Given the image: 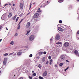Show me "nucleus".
Listing matches in <instances>:
<instances>
[{
	"label": "nucleus",
	"mask_w": 79,
	"mask_h": 79,
	"mask_svg": "<svg viewBox=\"0 0 79 79\" xmlns=\"http://www.w3.org/2000/svg\"><path fill=\"white\" fill-rule=\"evenodd\" d=\"M51 40H52V39H51Z\"/></svg>",
	"instance_id": "0e129e2a"
},
{
	"label": "nucleus",
	"mask_w": 79,
	"mask_h": 79,
	"mask_svg": "<svg viewBox=\"0 0 79 79\" xmlns=\"http://www.w3.org/2000/svg\"><path fill=\"white\" fill-rule=\"evenodd\" d=\"M77 34H79V31L77 32Z\"/></svg>",
	"instance_id": "c03bdc74"
},
{
	"label": "nucleus",
	"mask_w": 79,
	"mask_h": 79,
	"mask_svg": "<svg viewBox=\"0 0 79 79\" xmlns=\"http://www.w3.org/2000/svg\"><path fill=\"white\" fill-rule=\"evenodd\" d=\"M7 59L6 58H5L4 60V61L3 62V64L4 65H6V62L7 61Z\"/></svg>",
	"instance_id": "7ed1b4c3"
},
{
	"label": "nucleus",
	"mask_w": 79,
	"mask_h": 79,
	"mask_svg": "<svg viewBox=\"0 0 79 79\" xmlns=\"http://www.w3.org/2000/svg\"><path fill=\"white\" fill-rule=\"evenodd\" d=\"M33 76H36V73H34Z\"/></svg>",
	"instance_id": "e433bc0d"
},
{
	"label": "nucleus",
	"mask_w": 79,
	"mask_h": 79,
	"mask_svg": "<svg viewBox=\"0 0 79 79\" xmlns=\"http://www.w3.org/2000/svg\"><path fill=\"white\" fill-rule=\"evenodd\" d=\"M42 61H43V62H44V61H45V57H43L42 58Z\"/></svg>",
	"instance_id": "2eb2a0df"
},
{
	"label": "nucleus",
	"mask_w": 79,
	"mask_h": 79,
	"mask_svg": "<svg viewBox=\"0 0 79 79\" xmlns=\"http://www.w3.org/2000/svg\"><path fill=\"white\" fill-rule=\"evenodd\" d=\"M35 22H37V19H35Z\"/></svg>",
	"instance_id": "37998d69"
},
{
	"label": "nucleus",
	"mask_w": 79,
	"mask_h": 79,
	"mask_svg": "<svg viewBox=\"0 0 79 79\" xmlns=\"http://www.w3.org/2000/svg\"><path fill=\"white\" fill-rule=\"evenodd\" d=\"M66 62H68V63H69V61H68V60H66Z\"/></svg>",
	"instance_id": "09e8293b"
},
{
	"label": "nucleus",
	"mask_w": 79,
	"mask_h": 79,
	"mask_svg": "<svg viewBox=\"0 0 79 79\" xmlns=\"http://www.w3.org/2000/svg\"><path fill=\"white\" fill-rule=\"evenodd\" d=\"M64 56H61V60H64Z\"/></svg>",
	"instance_id": "6ab92c4d"
},
{
	"label": "nucleus",
	"mask_w": 79,
	"mask_h": 79,
	"mask_svg": "<svg viewBox=\"0 0 79 79\" xmlns=\"http://www.w3.org/2000/svg\"><path fill=\"white\" fill-rule=\"evenodd\" d=\"M53 61V60L52 59H51L50 60V63L49 64L51 65H52V62Z\"/></svg>",
	"instance_id": "dca6fc26"
},
{
	"label": "nucleus",
	"mask_w": 79,
	"mask_h": 79,
	"mask_svg": "<svg viewBox=\"0 0 79 79\" xmlns=\"http://www.w3.org/2000/svg\"><path fill=\"white\" fill-rule=\"evenodd\" d=\"M30 22H28L26 26V27H27V28H29V26H30Z\"/></svg>",
	"instance_id": "0eeeda50"
},
{
	"label": "nucleus",
	"mask_w": 79,
	"mask_h": 79,
	"mask_svg": "<svg viewBox=\"0 0 79 79\" xmlns=\"http://www.w3.org/2000/svg\"><path fill=\"white\" fill-rule=\"evenodd\" d=\"M21 54H22V52H18L17 53V55L19 56H20V55H21Z\"/></svg>",
	"instance_id": "ddd939ff"
},
{
	"label": "nucleus",
	"mask_w": 79,
	"mask_h": 79,
	"mask_svg": "<svg viewBox=\"0 0 79 79\" xmlns=\"http://www.w3.org/2000/svg\"><path fill=\"white\" fill-rule=\"evenodd\" d=\"M38 67L40 68V69H41V68H42V65L40 64H39L38 65Z\"/></svg>",
	"instance_id": "f3484780"
},
{
	"label": "nucleus",
	"mask_w": 79,
	"mask_h": 79,
	"mask_svg": "<svg viewBox=\"0 0 79 79\" xmlns=\"http://www.w3.org/2000/svg\"><path fill=\"white\" fill-rule=\"evenodd\" d=\"M59 23H62V22L61 20H59Z\"/></svg>",
	"instance_id": "2f4dec72"
},
{
	"label": "nucleus",
	"mask_w": 79,
	"mask_h": 79,
	"mask_svg": "<svg viewBox=\"0 0 79 79\" xmlns=\"http://www.w3.org/2000/svg\"><path fill=\"white\" fill-rule=\"evenodd\" d=\"M6 5H8L7 4H5L4 6H6Z\"/></svg>",
	"instance_id": "49530a36"
},
{
	"label": "nucleus",
	"mask_w": 79,
	"mask_h": 79,
	"mask_svg": "<svg viewBox=\"0 0 79 79\" xmlns=\"http://www.w3.org/2000/svg\"><path fill=\"white\" fill-rule=\"evenodd\" d=\"M48 61H47L46 63V64H48Z\"/></svg>",
	"instance_id": "79ce46f5"
},
{
	"label": "nucleus",
	"mask_w": 79,
	"mask_h": 79,
	"mask_svg": "<svg viewBox=\"0 0 79 79\" xmlns=\"http://www.w3.org/2000/svg\"><path fill=\"white\" fill-rule=\"evenodd\" d=\"M57 44H61V42H59L56 44V45H57Z\"/></svg>",
	"instance_id": "5701e85b"
},
{
	"label": "nucleus",
	"mask_w": 79,
	"mask_h": 79,
	"mask_svg": "<svg viewBox=\"0 0 79 79\" xmlns=\"http://www.w3.org/2000/svg\"><path fill=\"white\" fill-rule=\"evenodd\" d=\"M77 2H79V0H77Z\"/></svg>",
	"instance_id": "5fc2aeb1"
},
{
	"label": "nucleus",
	"mask_w": 79,
	"mask_h": 79,
	"mask_svg": "<svg viewBox=\"0 0 79 79\" xmlns=\"http://www.w3.org/2000/svg\"><path fill=\"white\" fill-rule=\"evenodd\" d=\"M69 45V44L68 42H66L64 44V47H68Z\"/></svg>",
	"instance_id": "6e6552de"
},
{
	"label": "nucleus",
	"mask_w": 79,
	"mask_h": 79,
	"mask_svg": "<svg viewBox=\"0 0 79 79\" xmlns=\"http://www.w3.org/2000/svg\"><path fill=\"white\" fill-rule=\"evenodd\" d=\"M37 13H41L42 12V10H40V8H39L37 11Z\"/></svg>",
	"instance_id": "f8f14e48"
},
{
	"label": "nucleus",
	"mask_w": 79,
	"mask_h": 79,
	"mask_svg": "<svg viewBox=\"0 0 79 79\" xmlns=\"http://www.w3.org/2000/svg\"><path fill=\"white\" fill-rule=\"evenodd\" d=\"M39 16V14L38 13H35L33 16V18L37 19Z\"/></svg>",
	"instance_id": "f03ea898"
},
{
	"label": "nucleus",
	"mask_w": 79,
	"mask_h": 79,
	"mask_svg": "<svg viewBox=\"0 0 79 79\" xmlns=\"http://www.w3.org/2000/svg\"><path fill=\"white\" fill-rule=\"evenodd\" d=\"M23 19H22L21 20V21H20V22H19V24L18 25H19V24H20V23H21L23 22Z\"/></svg>",
	"instance_id": "aec40b11"
},
{
	"label": "nucleus",
	"mask_w": 79,
	"mask_h": 79,
	"mask_svg": "<svg viewBox=\"0 0 79 79\" xmlns=\"http://www.w3.org/2000/svg\"><path fill=\"white\" fill-rule=\"evenodd\" d=\"M10 44H12V45H13V44H14V42H13V41H12L10 43Z\"/></svg>",
	"instance_id": "cd10ccee"
},
{
	"label": "nucleus",
	"mask_w": 79,
	"mask_h": 79,
	"mask_svg": "<svg viewBox=\"0 0 79 79\" xmlns=\"http://www.w3.org/2000/svg\"><path fill=\"white\" fill-rule=\"evenodd\" d=\"M63 64H64L63 63H60L59 64V66H62V65H63Z\"/></svg>",
	"instance_id": "4be33fe9"
},
{
	"label": "nucleus",
	"mask_w": 79,
	"mask_h": 79,
	"mask_svg": "<svg viewBox=\"0 0 79 79\" xmlns=\"http://www.w3.org/2000/svg\"><path fill=\"white\" fill-rule=\"evenodd\" d=\"M47 75V72L45 71L43 73V76L45 77V76H46Z\"/></svg>",
	"instance_id": "9b49d317"
},
{
	"label": "nucleus",
	"mask_w": 79,
	"mask_h": 79,
	"mask_svg": "<svg viewBox=\"0 0 79 79\" xmlns=\"http://www.w3.org/2000/svg\"><path fill=\"white\" fill-rule=\"evenodd\" d=\"M58 29L59 30V31H61L62 32H63V31H64V30L63 29L60 27H58Z\"/></svg>",
	"instance_id": "9d476101"
},
{
	"label": "nucleus",
	"mask_w": 79,
	"mask_h": 79,
	"mask_svg": "<svg viewBox=\"0 0 79 79\" xmlns=\"http://www.w3.org/2000/svg\"><path fill=\"white\" fill-rule=\"evenodd\" d=\"M1 4V2H0V5Z\"/></svg>",
	"instance_id": "680f3d73"
},
{
	"label": "nucleus",
	"mask_w": 79,
	"mask_h": 79,
	"mask_svg": "<svg viewBox=\"0 0 79 79\" xmlns=\"http://www.w3.org/2000/svg\"><path fill=\"white\" fill-rule=\"evenodd\" d=\"M2 25L0 26V30H1V29H2Z\"/></svg>",
	"instance_id": "c9c22d12"
},
{
	"label": "nucleus",
	"mask_w": 79,
	"mask_h": 79,
	"mask_svg": "<svg viewBox=\"0 0 79 79\" xmlns=\"http://www.w3.org/2000/svg\"><path fill=\"white\" fill-rule=\"evenodd\" d=\"M8 55V53H6L4 55V56H7V55Z\"/></svg>",
	"instance_id": "72a5a7b5"
},
{
	"label": "nucleus",
	"mask_w": 79,
	"mask_h": 79,
	"mask_svg": "<svg viewBox=\"0 0 79 79\" xmlns=\"http://www.w3.org/2000/svg\"><path fill=\"white\" fill-rule=\"evenodd\" d=\"M17 35H18V33H16V34H15V36H17Z\"/></svg>",
	"instance_id": "58836bf2"
},
{
	"label": "nucleus",
	"mask_w": 79,
	"mask_h": 79,
	"mask_svg": "<svg viewBox=\"0 0 79 79\" xmlns=\"http://www.w3.org/2000/svg\"><path fill=\"white\" fill-rule=\"evenodd\" d=\"M19 79H23V77H20Z\"/></svg>",
	"instance_id": "a19ab883"
},
{
	"label": "nucleus",
	"mask_w": 79,
	"mask_h": 79,
	"mask_svg": "<svg viewBox=\"0 0 79 79\" xmlns=\"http://www.w3.org/2000/svg\"><path fill=\"white\" fill-rule=\"evenodd\" d=\"M39 78L40 79H44V78H43V77L40 76L39 77Z\"/></svg>",
	"instance_id": "bb28decb"
},
{
	"label": "nucleus",
	"mask_w": 79,
	"mask_h": 79,
	"mask_svg": "<svg viewBox=\"0 0 79 79\" xmlns=\"http://www.w3.org/2000/svg\"><path fill=\"white\" fill-rule=\"evenodd\" d=\"M47 53V52L44 51L43 52V54H44V55H45V54H46Z\"/></svg>",
	"instance_id": "473e14b6"
},
{
	"label": "nucleus",
	"mask_w": 79,
	"mask_h": 79,
	"mask_svg": "<svg viewBox=\"0 0 79 79\" xmlns=\"http://www.w3.org/2000/svg\"><path fill=\"white\" fill-rule=\"evenodd\" d=\"M48 59H50L51 58V56H49L48 57Z\"/></svg>",
	"instance_id": "f704fd0d"
},
{
	"label": "nucleus",
	"mask_w": 79,
	"mask_h": 79,
	"mask_svg": "<svg viewBox=\"0 0 79 79\" xmlns=\"http://www.w3.org/2000/svg\"><path fill=\"white\" fill-rule=\"evenodd\" d=\"M57 66H58V65H57V64H56L55 66V67L56 68Z\"/></svg>",
	"instance_id": "ea45409f"
},
{
	"label": "nucleus",
	"mask_w": 79,
	"mask_h": 79,
	"mask_svg": "<svg viewBox=\"0 0 79 79\" xmlns=\"http://www.w3.org/2000/svg\"><path fill=\"white\" fill-rule=\"evenodd\" d=\"M18 27L17 29H20V25H18Z\"/></svg>",
	"instance_id": "c756f323"
},
{
	"label": "nucleus",
	"mask_w": 79,
	"mask_h": 79,
	"mask_svg": "<svg viewBox=\"0 0 79 79\" xmlns=\"http://www.w3.org/2000/svg\"><path fill=\"white\" fill-rule=\"evenodd\" d=\"M28 78L30 79H32V77L29 76Z\"/></svg>",
	"instance_id": "c85d7f7f"
},
{
	"label": "nucleus",
	"mask_w": 79,
	"mask_h": 79,
	"mask_svg": "<svg viewBox=\"0 0 79 79\" xmlns=\"http://www.w3.org/2000/svg\"><path fill=\"white\" fill-rule=\"evenodd\" d=\"M34 35H31L29 37V40L30 41H32L34 39Z\"/></svg>",
	"instance_id": "f257e3e1"
},
{
	"label": "nucleus",
	"mask_w": 79,
	"mask_h": 79,
	"mask_svg": "<svg viewBox=\"0 0 79 79\" xmlns=\"http://www.w3.org/2000/svg\"><path fill=\"white\" fill-rule=\"evenodd\" d=\"M2 39H1L0 40V42H1V41H2Z\"/></svg>",
	"instance_id": "8fccbe9b"
},
{
	"label": "nucleus",
	"mask_w": 79,
	"mask_h": 79,
	"mask_svg": "<svg viewBox=\"0 0 79 79\" xmlns=\"http://www.w3.org/2000/svg\"><path fill=\"white\" fill-rule=\"evenodd\" d=\"M0 73H1V71H0Z\"/></svg>",
	"instance_id": "e2e57ef3"
},
{
	"label": "nucleus",
	"mask_w": 79,
	"mask_h": 79,
	"mask_svg": "<svg viewBox=\"0 0 79 79\" xmlns=\"http://www.w3.org/2000/svg\"><path fill=\"white\" fill-rule=\"evenodd\" d=\"M6 30H8V28H7V27H6Z\"/></svg>",
	"instance_id": "3c124183"
},
{
	"label": "nucleus",
	"mask_w": 79,
	"mask_h": 79,
	"mask_svg": "<svg viewBox=\"0 0 79 79\" xmlns=\"http://www.w3.org/2000/svg\"><path fill=\"white\" fill-rule=\"evenodd\" d=\"M31 5V3L30 4V8H31V5Z\"/></svg>",
	"instance_id": "a18cd8bd"
},
{
	"label": "nucleus",
	"mask_w": 79,
	"mask_h": 79,
	"mask_svg": "<svg viewBox=\"0 0 79 79\" xmlns=\"http://www.w3.org/2000/svg\"><path fill=\"white\" fill-rule=\"evenodd\" d=\"M13 53H14V52H13L12 53H11V54H12V55H13Z\"/></svg>",
	"instance_id": "4d7b16f0"
},
{
	"label": "nucleus",
	"mask_w": 79,
	"mask_h": 79,
	"mask_svg": "<svg viewBox=\"0 0 79 79\" xmlns=\"http://www.w3.org/2000/svg\"><path fill=\"white\" fill-rule=\"evenodd\" d=\"M9 5H11V3H9Z\"/></svg>",
	"instance_id": "13d9d810"
},
{
	"label": "nucleus",
	"mask_w": 79,
	"mask_h": 79,
	"mask_svg": "<svg viewBox=\"0 0 79 79\" xmlns=\"http://www.w3.org/2000/svg\"><path fill=\"white\" fill-rule=\"evenodd\" d=\"M64 0H58V1L59 3H62V2H63Z\"/></svg>",
	"instance_id": "4468645a"
},
{
	"label": "nucleus",
	"mask_w": 79,
	"mask_h": 79,
	"mask_svg": "<svg viewBox=\"0 0 79 79\" xmlns=\"http://www.w3.org/2000/svg\"><path fill=\"white\" fill-rule=\"evenodd\" d=\"M23 6H24V5L23 3H21L19 5V7L21 10H23Z\"/></svg>",
	"instance_id": "20e7f679"
},
{
	"label": "nucleus",
	"mask_w": 79,
	"mask_h": 79,
	"mask_svg": "<svg viewBox=\"0 0 79 79\" xmlns=\"http://www.w3.org/2000/svg\"><path fill=\"white\" fill-rule=\"evenodd\" d=\"M16 16H17V15H15L14 17L13 18V20H15V19H16Z\"/></svg>",
	"instance_id": "a211bd4d"
},
{
	"label": "nucleus",
	"mask_w": 79,
	"mask_h": 79,
	"mask_svg": "<svg viewBox=\"0 0 79 79\" xmlns=\"http://www.w3.org/2000/svg\"><path fill=\"white\" fill-rule=\"evenodd\" d=\"M13 6H15V4H13Z\"/></svg>",
	"instance_id": "de8ad7c7"
},
{
	"label": "nucleus",
	"mask_w": 79,
	"mask_h": 79,
	"mask_svg": "<svg viewBox=\"0 0 79 79\" xmlns=\"http://www.w3.org/2000/svg\"><path fill=\"white\" fill-rule=\"evenodd\" d=\"M74 53L76 54L77 55H78L79 56V52H78V51L77 50H75L74 51Z\"/></svg>",
	"instance_id": "1a4fd4ad"
},
{
	"label": "nucleus",
	"mask_w": 79,
	"mask_h": 79,
	"mask_svg": "<svg viewBox=\"0 0 79 79\" xmlns=\"http://www.w3.org/2000/svg\"><path fill=\"white\" fill-rule=\"evenodd\" d=\"M16 55V54L15 53L14 54V55Z\"/></svg>",
	"instance_id": "864d4df0"
},
{
	"label": "nucleus",
	"mask_w": 79,
	"mask_h": 79,
	"mask_svg": "<svg viewBox=\"0 0 79 79\" xmlns=\"http://www.w3.org/2000/svg\"><path fill=\"white\" fill-rule=\"evenodd\" d=\"M69 69V67H68L66 69H64L65 71H66Z\"/></svg>",
	"instance_id": "7c9ffc66"
},
{
	"label": "nucleus",
	"mask_w": 79,
	"mask_h": 79,
	"mask_svg": "<svg viewBox=\"0 0 79 79\" xmlns=\"http://www.w3.org/2000/svg\"><path fill=\"white\" fill-rule=\"evenodd\" d=\"M12 15H13V13H12V12H10L8 16V18H10L12 16Z\"/></svg>",
	"instance_id": "423d86ee"
},
{
	"label": "nucleus",
	"mask_w": 79,
	"mask_h": 79,
	"mask_svg": "<svg viewBox=\"0 0 79 79\" xmlns=\"http://www.w3.org/2000/svg\"><path fill=\"white\" fill-rule=\"evenodd\" d=\"M19 17H18L16 19V22H18V20L19 19Z\"/></svg>",
	"instance_id": "b1692460"
},
{
	"label": "nucleus",
	"mask_w": 79,
	"mask_h": 79,
	"mask_svg": "<svg viewBox=\"0 0 79 79\" xmlns=\"http://www.w3.org/2000/svg\"><path fill=\"white\" fill-rule=\"evenodd\" d=\"M60 38V35H57L56 37V40H59Z\"/></svg>",
	"instance_id": "39448f33"
},
{
	"label": "nucleus",
	"mask_w": 79,
	"mask_h": 79,
	"mask_svg": "<svg viewBox=\"0 0 79 79\" xmlns=\"http://www.w3.org/2000/svg\"><path fill=\"white\" fill-rule=\"evenodd\" d=\"M35 2H34L33 3V5H34V4H35Z\"/></svg>",
	"instance_id": "6e6d98bb"
},
{
	"label": "nucleus",
	"mask_w": 79,
	"mask_h": 79,
	"mask_svg": "<svg viewBox=\"0 0 79 79\" xmlns=\"http://www.w3.org/2000/svg\"><path fill=\"white\" fill-rule=\"evenodd\" d=\"M47 3H48V1H47Z\"/></svg>",
	"instance_id": "052dcab7"
},
{
	"label": "nucleus",
	"mask_w": 79,
	"mask_h": 79,
	"mask_svg": "<svg viewBox=\"0 0 79 79\" xmlns=\"http://www.w3.org/2000/svg\"><path fill=\"white\" fill-rule=\"evenodd\" d=\"M39 53V54L40 55H42V54H43V52H40Z\"/></svg>",
	"instance_id": "a878e982"
},
{
	"label": "nucleus",
	"mask_w": 79,
	"mask_h": 79,
	"mask_svg": "<svg viewBox=\"0 0 79 79\" xmlns=\"http://www.w3.org/2000/svg\"><path fill=\"white\" fill-rule=\"evenodd\" d=\"M31 30L27 31V33L26 34V35H27L30 32Z\"/></svg>",
	"instance_id": "393cba45"
},
{
	"label": "nucleus",
	"mask_w": 79,
	"mask_h": 79,
	"mask_svg": "<svg viewBox=\"0 0 79 79\" xmlns=\"http://www.w3.org/2000/svg\"><path fill=\"white\" fill-rule=\"evenodd\" d=\"M34 79H37V78H34Z\"/></svg>",
	"instance_id": "bf43d9fd"
},
{
	"label": "nucleus",
	"mask_w": 79,
	"mask_h": 79,
	"mask_svg": "<svg viewBox=\"0 0 79 79\" xmlns=\"http://www.w3.org/2000/svg\"><path fill=\"white\" fill-rule=\"evenodd\" d=\"M44 5H45V4H43L41 6H42V7H45V6H46V5H47V4L45 5L44 6Z\"/></svg>",
	"instance_id": "412c9836"
},
{
	"label": "nucleus",
	"mask_w": 79,
	"mask_h": 79,
	"mask_svg": "<svg viewBox=\"0 0 79 79\" xmlns=\"http://www.w3.org/2000/svg\"><path fill=\"white\" fill-rule=\"evenodd\" d=\"M32 73H34V71H32Z\"/></svg>",
	"instance_id": "603ef678"
},
{
	"label": "nucleus",
	"mask_w": 79,
	"mask_h": 79,
	"mask_svg": "<svg viewBox=\"0 0 79 79\" xmlns=\"http://www.w3.org/2000/svg\"><path fill=\"white\" fill-rule=\"evenodd\" d=\"M30 57H32V54H30L29 56Z\"/></svg>",
	"instance_id": "4c0bfd02"
},
{
	"label": "nucleus",
	"mask_w": 79,
	"mask_h": 79,
	"mask_svg": "<svg viewBox=\"0 0 79 79\" xmlns=\"http://www.w3.org/2000/svg\"><path fill=\"white\" fill-rule=\"evenodd\" d=\"M14 76H15V75Z\"/></svg>",
	"instance_id": "69168bd1"
}]
</instances>
